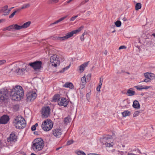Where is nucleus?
<instances>
[{
	"mask_svg": "<svg viewBox=\"0 0 155 155\" xmlns=\"http://www.w3.org/2000/svg\"><path fill=\"white\" fill-rule=\"evenodd\" d=\"M152 35L155 37V33L153 34Z\"/></svg>",
	"mask_w": 155,
	"mask_h": 155,
	"instance_id": "nucleus-62",
	"label": "nucleus"
},
{
	"mask_svg": "<svg viewBox=\"0 0 155 155\" xmlns=\"http://www.w3.org/2000/svg\"><path fill=\"white\" fill-rule=\"evenodd\" d=\"M30 6V4L29 3L24 4L22 5L20 8H18V9H20V12L22 9L26 8L29 7Z\"/></svg>",
	"mask_w": 155,
	"mask_h": 155,
	"instance_id": "nucleus-30",
	"label": "nucleus"
},
{
	"mask_svg": "<svg viewBox=\"0 0 155 155\" xmlns=\"http://www.w3.org/2000/svg\"><path fill=\"white\" fill-rule=\"evenodd\" d=\"M140 113V111H137L134 112V114H133V117H136L138 116L139 115V113Z\"/></svg>",
	"mask_w": 155,
	"mask_h": 155,
	"instance_id": "nucleus-38",
	"label": "nucleus"
},
{
	"mask_svg": "<svg viewBox=\"0 0 155 155\" xmlns=\"http://www.w3.org/2000/svg\"><path fill=\"white\" fill-rule=\"evenodd\" d=\"M101 87V86L100 85H99L97 87L96 90L98 91H100V89Z\"/></svg>",
	"mask_w": 155,
	"mask_h": 155,
	"instance_id": "nucleus-43",
	"label": "nucleus"
},
{
	"mask_svg": "<svg viewBox=\"0 0 155 155\" xmlns=\"http://www.w3.org/2000/svg\"><path fill=\"white\" fill-rule=\"evenodd\" d=\"M35 70H40L42 67V62L39 61H36L30 63L28 64Z\"/></svg>",
	"mask_w": 155,
	"mask_h": 155,
	"instance_id": "nucleus-7",
	"label": "nucleus"
},
{
	"mask_svg": "<svg viewBox=\"0 0 155 155\" xmlns=\"http://www.w3.org/2000/svg\"><path fill=\"white\" fill-rule=\"evenodd\" d=\"M100 140L101 143L106 147H112L114 145L112 136L111 135L103 136L100 138Z\"/></svg>",
	"mask_w": 155,
	"mask_h": 155,
	"instance_id": "nucleus-3",
	"label": "nucleus"
},
{
	"mask_svg": "<svg viewBox=\"0 0 155 155\" xmlns=\"http://www.w3.org/2000/svg\"><path fill=\"white\" fill-rule=\"evenodd\" d=\"M89 0H85L82 1L80 4V5L84 4L86 3Z\"/></svg>",
	"mask_w": 155,
	"mask_h": 155,
	"instance_id": "nucleus-42",
	"label": "nucleus"
},
{
	"mask_svg": "<svg viewBox=\"0 0 155 155\" xmlns=\"http://www.w3.org/2000/svg\"><path fill=\"white\" fill-rule=\"evenodd\" d=\"M50 62L52 66L56 67L59 65L60 62L58 60L57 55L55 54L51 56L50 57Z\"/></svg>",
	"mask_w": 155,
	"mask_h": 155,
	"instance_id": "nucleus-8",
	"label": "nucleus"
},
{
	"mask_svg": "<svg viewBox=\"0 0 155 155\" xmlns=\"http://www.w3.org/2000/svg\"><path fill=\"white\" fill-rule=\"evenodd\" d=\"M61 148V147H58V148H57L56 149V150H59V149H60Z\"/></svg>",
	"mask_w": 155,
	"mask_h": 155,
	"instance_id": "nucleus-59",
	"label": "nucleus"
},
{
	"mask_svg": "<svg viewBox=\"0 0 155 155\" xmlns=\"http://www.w3.org/2000/svg\"><path fill=\"white\" fill-rule=\"evenodd\" d=\"M9 120L8 116L7 115H4L1 117L0 118V124H7Z\"/></svg>",
	"mask_w": 155,
	"mask_h": 155,
	"instance_id": "nucleus-16",
	"label": "nucleus"
},
{
	"mask_svg": "<svg viewBox=\"0 0 155 155\" xmlns=\"http://www.w3.org/2000/svg\"><path fill=\"white\" fill-rule=\"evenodd\" d=\"M103 81V79L101 80V78H100V82L99 83V85H101L102 86V82Z\"/></svg>",
	"mask_w": 155,
	"mask_h": 155,
	"instance_id": "nucleus-49",
	"label": "nucleus"
},
{
	"mask_svg": "<svg viewBox=\"0 0 155 155\" xmlns=\"http://www.w3.org/2000/svg\"><path fill=\"white\" fill-rule=\"evenodd\" d=\"M67 17V15L65 16L64 17H62V18H61L59 19H58V20H57V21H56L55 22H54V23H52L51 24V25H54V24H55L58 23L60 22V21H62L63 20H64V19H65Z\"/></svg>",
	"mask_w": 155,
	"mask_h": 155,
	"instance_id": "nucleus-27",
	"label": "nucleus"
},
{
	"mask_svg": "<svg viewBox=\"0 0 155 155\" xmlns=\"http://www.w3.org/2000/svg\"><path fill=\"white\" fill-rule=\"evenodd\" d=\"M70 64L68 66H67L66 67L64 68L63 69V71H64L65 70L68 69L70 67Z\"/></svg>",
	"mask_w": 155,
	"mask_h": 155,
	"instance_id": "nucleus-50",
	"label": "nucleus"
},
{
	"mask_svg": "<svg viewBox=\"0 0 155 155\" xmlns=\"http://www.w3.org/2000/svg\"><path fill=\"white\" fill-rule=\"evenodd\" d=\"M5 21V19H0V23H1V22H4Z\"/></svg>",
	"mask_w": 155,
	"mask_h": 155,
	"instance_id": "nucleus-52",
	"label": "nucleus"
},
{
	"mask_svg": "<svg viewBox=\"0 0 155 155\" xmlns=\"http://www.w3.org/2000/svg\"><path fill=\"white\" fill-rule=\"evenodd\" d=\"M37 96V94L35 92H30L27 94L26 100L28 102L33 101L36 98Z\"/></svg>",
	"mask_w": 155,
	"mask_h": 155,
	"instance_id": "nucleus-11",
	"label": "nucleus"
},
{
	"mask_svg": "<svg viewBox=\"0 0 155 155\" xmlns=\"http://www.w3.org/2000/svg\"><path fill=\"white\" fill-rule=\"evenodd\" d=\"M126 48V47L125 46L122 45L119 47V49L120 50V49H125Z\"/></svg>",
	"mask_w": 155,
	"mask_h": 155,
	"instance_id": "nucleus-47",
	"label": "nucleus"
},
{
	"mask_svg": "<svg viewBox=\"0 0 155 155\" xmlns=\"http://www.w3.org/2000/svg\"><path fill=\"white\" fill-rule=\"evenodd\" d=\"M6 62V61L5 60H0V65H3Z\"/></svg>",
	"mask_w": 155,
	"mask_h": 155,
	"instance_id": "nucleus-41",
	"label": "nucleus"
},
{
	"mask_svg": "<svg viewBox=\"0 0 155 155\" xmlns=\"http://www.w3.org/2000/svg\"><path fill=\"white\" fill-rule=\"evenodd\" d=\"M89 97H90V94H89L87 93L86 94V97H87V99H89Z\"/></svg>",
	"mask_w": 155,
	"mask_h": 155,
	"instance_id": "nucleus-51",
	"label": "nucleus"
},
{
	"mask_svg": "<svg viewBox=\"0 0 155 155\" xmlns=\"http://www.w3.org/2000/svg\"><path fill=\"white\" fill-rule=\"evenodd\" d=\"M36 127L34 125H33L31 128V130L33 131L35 130L36 129Z\"/></svg>",
	"mask_w": 155,
	"mask_h": 155,
	"instance_id": "nucleus-46",
	"label": "nucleus"
},
{
	"mask_svg": "<svg viewBox=\"0 0 155 155\" xmlns=\"http://www.w3.org/2000/svg\"><path fill=\"white\" fill-rule=\"evenodd\" d=\"M84 28V26H81L77 29L72 31L71 32L68 33L65 36L62 37H56V39L58 40L61 41L65 40L73 36L74 34H76L81 31Z\"/></svg>",
	"mask_w": 155,
	"mask_h": 155,
	"instance_id": "nucleus-5",
	"label": "nucleus"
},
{
	"mask_svg": "<svg viewBox=\"0 0 155 155\" xmlns=\"http://www.w3.org/2000/svg\"><path fill=\"white\" fill-rule=\"evenodd\" d=\"M140 95L142 96H143L144 95V93H141L140 94Z\"/></svg>",
	"mask_w": 155,
	"mask_h": 155,
	"instance_id": "nucleus-60",
	"label": "nucleus"
},
{
	"mask_svg": "<svg viewBox=\"0 0 155 155\" xmlns=\"http://www.w3.org/2000/svg\"><path fill=\"white\" fill-rule=\"evenodd\" d=\"M8 91L7 89L2 88L0 90V101H3L7 99Z\"/></svg>",
	"mask_w": 155,
	"mask_h": 155,
	"instance_id": "nucleus-10",
	"label": "nucleus"
},
{
	"mask_svg": "<svg viewBox=\"0 0 155 155\" xmlns=\"http://www.w3.org/2000/svg\"><path fill=\"white\" fill-rule=\"evenodd\" d=\"M31 155H37L36 154H35L34 153H32L31 154Z\"/></svg>",
	"mask_w": 155,
	"mask_h": 155,
	"instance_id": "nucleus-61",
	"label": "nucleus"
},
{
	"mask_svg": "<svg viewBox=\"0 0 155 155\" xmlns=\"http://www.w3.org/2000/svg\"><path fill=\"white\" fill-rule=\"evenodd\" d=\"M53 100L54 101H59L60 100L59 95L58 94L54 95L53 98Z\"/></svg>",
	"mask_w": 155,
	"mask_h": 155,
	"instance_id": "nucleus-32",
	"label": "nucleus"
},
{
	"mask_svg": "<svg viewBox=\"0 0 155 155\" xmlns=\"http://www.w3.org/2000/svg\"><path fill=\"white\" fill-rule=\"evenodd\" d=\"M133 107L137 109L140 108V105L138 102L137 100H135L133 104Z\"/></svg>",
	"mask_w": 155,
	"mask_h": 155,
	"instance_id": "nucleus-25",
	"label": "nucleus"
},
{
	"mask_svg": "<svg viewBox=\"0 0 155 155\" xmlns=\"http://www.w3.org/2000/svg\"><path fill=\"white\" fill-rule=\"evenodd\" d=\"M26 69L27 67L26 66H25L24 68H18L15 70V72L17 75H22L25 73Z\"/></svg>",
	"mask_w": 155,
	"mask_h": 155,
	"instance_id": "nucleus-17",
	"label": "nucleus"
},
{
	"mask_svg": "<svg viewBox=\"0 0 155 155\" xmlns=\"http://www.w3.org/2000/svg\"><path fill=\"white\" fill-rule=\"evenodd\" d=\"M86 78L84 75L82 77L81 79V83L80 84V88L82 89L85 87V84L86 83Z\"/></svg>",
	"mask_w": 155,
	"mask_h": 155,
	"instance_id": "nucleus-18",
	"label": "nucleus"
},
{
	"mask_svg": "<svg viewBox=\"0 0 155 155\" xmlns=\"http://www.w3.org/2000/svg\"><path fill=\"white\" fill-rule=\"evenodd\" d=\"M50 113V109L49 107L47 106L42 108L41 110V117L43 118H47Z\"/></svg>",
	"mask_w": 155,
	"mask_h": 155,
	"instance_id": "nucleus-9",
	"label": "nucleus"
},
{
	"mask_svg": "<svg viewBox=\"0 0 155 155\" xmlns=\"http://www.w3.org/2000/svg\"><path fill=\"white\" fill-rule=\"evenodd\" d=\"M24 94L23 89L21 86L18 85L12 89L10 95L12 100L18 101L21 100Z\"/></svg>",
	"mask_w": 155,
	"mask_h": 155,
	"instance_id": "nucleus-1",
	"label": "nucleus"
},
{
	"mask_svg": "<svg viewBox=\"0 0 155 155\" xmlns=\"http://www.w3.org/2000/svg\"><path fill=\"white\" fill-rule=\"evenodd\" d=\"M62 131L60 128L54 129L52 130V134L56 138H60L62 134Z\"/></svg>",
	"mask_w": 155,
	"mask_h": 155,
	"instance_id": "nucleus-13",
	"label": "nucleus"
},
{
	"mask_svg": "<svg viewBox=\"0 0 155 155\" xmlns=\"http://www.w3.org/2000/svg\"><path fill=\"white\" fill-rule=\"evenodd\" d=\"M151 81V80H150L149 79H148L147 78H146L144 79V80L140 82H139V83L141 82H145L146 83L149 82H150Z\"/></svg>",
	"mask_w": 155,
	"mask_h": 155,
	"instance_id": "nucleus-37",
	"label": "nucleus"
},
{
	"mask_svg": "<svg viewBox=\"0 0 155 155\" xmlns=\"http://www.w3.org/2000/svg\"><path fill=\"white\" fill-rule=\"evenodd\" d=\"M151 87V86L144 85H137L134 86V87L138 91H141L143 89L147 90Z\"/></svg>",
	"mask_w": 155,
	"mask_h": 155,
	"instance_id": "nucleus-20",
	"label": "nucleus"
},
{
	"mask_svg": "<svg viewBox=\"0 0 155 155\" xmlns=\"http://www.w3.org/2000/svg\"><path fill=\"white\" fill-rule=\"evenodd\" d=\"M64 122L65 123H68L69 122V120L68 118H65L64 119Z\"/></svg>",
	"mask_w": 155,
	"mask_h": 155,
	"instance_id": "nucleus-48",
	"label": "nucleus"
},
{
	"mask_svg": "<svg viewBox=\"0 0 155 155\" xmlns=\"http://www.w3.org/2000/svg\"><path fill=\"white\" fill-rule=\"evenodd\" d=\"M20 9H18L15 10L14 11L12 14H11L9 16V18H12L14 17L15 14L17 13H19L20 12Z\"/></svg>",
	"mask_w": 155,
	"mask_h": 155,
	"instance_id": "nucleus-29",
	"label": "nucleus"
},
{
	"mask_svg": "<svg viewBox=\"0 0 155 155\" xmlns=\"http://www.w3.org/2000/svg\"><path fill=\"white\" fill-rule=\"evenodd\" d=\"M8 6L7 5L5 6L0 10V12L4 13V15H8L9 14V11H8Z\"/></svg>",
	"mask_w": 155,
	"mask_h": 155,
	"instance_id": "nucleus-21",
	"label": "nucleus"
},
{
	"mask_svg": "<svg viewBox=\"0 0 155 155\" xmlns=\"http://www.w3.org/2000/svg\"><path fill=\"white\" fill-rule=\"evenodd\" d=\"M75 153L78 155H86L85 153L83 151L81 150L76 151Z\"/></svg>",
	"mask_w": 155,
	"mask_h": 155,
	"instance_id": "nucleus-34",
	"label": "nucleus"
},
{
	"mask_svg": "<svg viewBox=\"0 0 155 155\" xmlns=\"http://www.w3.org/2000/svg\"><path fill=\"white\" fill-rule=\"evenodd\" d=\"M135 8L136 10H138L141 8V4L140 3H137L136 4Z\"/></svg>",
	"mask_w": 155,
	"mask_h": 155,
	"instance_id": "nucleus-31",
	"label": "nucleus"
},
{
	"mask_svg": "<svg viewBox=\"0 0 155 155\" xmlns=\"http://www.w3.org/2000/svg\"><path fill=\"white\" fill-rule=\"evenodd\" d=\"M58 0H49L48 1V4H53L55 3H57L58 2Z\"/></svg>",
	"mask_w": 155,
	"mask_h": 155,
	"instance_id": "nucleus-33",
	"label": "nucleus"
},
{
	"mask_svg": "<svg viewBox=\"0 0 155 155\" xmlns=\"http://www.w3.org/2000/svg\"><path fill=\"white\" fill-rule=\"evenodd\" d=\"M14 8V7L11 8H10L9 9H8V11H9V13L10 12V11H11V9Z\"/></svg>",
	"mask_w": 155,
	"mask_h": 155,
	"instance_id": "nucleus-54",
	"label": "nucleus"
},
{
	"mask_svg": "<svg viewBox=\"0 0 155 155\" xmlns=\"http://www.w3.org/2000/svg\"><path fill=\"white\" fill-rule=\"evenodd\" d=\"M87 155H97V154H95V153H89Z\"/></svg>",
	"mask_w": 155,
	"mask_h": 155,
	"instance_id": "nucleus-55",
	"label": "nucleus"
},
{
	"mask_svg": "<svg viewBox=\"0 0 155 155\" xmlns=\"http://www.w3.org/2000/svg\"><path fill=\"white\" fill-rule=\"evenodd\" d=\"M53 127V123L50 119H47L45 120L41 124L42 128L45 131L50 130Z\"/></svg>",
	"mask_w": 155,
	"mask_h": 155,
	"instance_id": "nucleus-6",
	"label": "nucleus"
},
{
	"mask_svg": "<svg viewBox=\"0 0 155 155\" xmlns=\"http://www.w3.org/2000/svg\"><path fill=\"white\" fill-rule=\"evenodd\" d=\"M144 76L145 78H147L151 81L155 78L154 74L152 73H144Z\"/></svg>",
	"mask_w": 155,
	"mask_h": 155,
	"instance_id": "nucleus-19",
	"label": "nucleus"
},
{
	"mask_svg": "<svg viewBox=\"0 0 155 155\" xmlns=\"http://www.w3.org/2000/svg\"><path fill=\"white\" fill-rule=\"evenodd\" d=\"M32 148L35 151L41 150L44 146L43 140L41 138H38L34 140L32 142Z\"/></svg>",
	"mask_w": 155,
	"mask_h": 155,
	"instance_id": "nucleus-4",
	"label": "nucleus"
},
{
	"mask_svg": "<svg viewBox=\"0 0 155 155\" xmlns=\"http://www.w3.org/2000/svg\"><path fill=\"white\" fill-rule=\"evenodd\" d=\"M58 104L59 105L66 107L68 104V101L66 98L62 97L58 101Z\"/></svg>",
	"mask_w": 155,
	"mask_h": 155,
	"instance_id": "nucleus-15",
	"label": "nucleus"
},
{
	"mask_svg": "<svg viewBox=\"0 0 155 155\" xmlns=\"http://www.w3.org/2000/svg\"><path fill=\"white\" fill-rule=\"evenodd\" d=\"M115 24L117 27H120L121 26V22L120 21H117L116 22H115Z\"/></svg>",
	"mask_w": 155,
	"mask_h": 155,
	"instance_id": "nucleus-35",
	"label": "nucleus"
},
{
	"mask_svg": "<svg viewBox=\"0 0 155 155\" xmlns=\"http://www.w3.org/2000/svg\"><path fill=\"white\" fill-rule=\"evenodd\" d=\"M87 80H90L91 77V74H89L87 75Z\"/></svg>",
	"mask_w": 155,
	"mask_h": 155,
	"instance_id": "nucleus-44",
	"label": "nucleus"
},
{
	"mask_svg": "<svg viewBox=\"0 0 155 155\" xmlns=\"http://www.w3.org/2000/svg\"><path fill=\"white\" fill-rule=\"evenodd\" d=\"M123 20L124 21H126L127 20V19L125 17H124L123 18Z\"/></svg>",
	"mask_w": 155,
	"mask_h": 155,
	"instance_id": "nucleus-53",
	"label": "nucleus"
},
{
	"mask_svg": "<svg viewBox=\"0 0 155 155\" xmlns=\"http://www.w3.org/2000/svg\"><path fill=\"white\" fill-rule=\"evenodd\" d=\"M63 87H65L69 88L71 89H74V86L73 84L71 82H67L66 83L63 85Z\"/></svg>",
	"mask_w": 155,
	"mask_h": 155,
	"instance_id": "nucleus-23",
	"label": "nucleus"
},
{
	"mask_svg": "<svg viewBox=\"0 0 155 155\" xmlns=\"http://www.w3.org/2000/svg\"><path fill=\"white\" fill-rule=\"evenodd\" d=\"M89 61L85 62L79 66V70L81 71H83L85 68L87 66Z\"/></svg>",
	"mask_w": 155,
	"mask_h": 155,
	"instance_id": "nucleus-24",
	"label": "nucleus"
},
{
	"mask_svg": "<svg viewBox=\"0 0 155 155\" xmlns=\"http://www.w3.org/2000/svg\"><path fill=\"white\" fill-rule=\"evenodd\" d=\"M115 31H116L115 30H114V31H112V33H114V32Z\"/></svg>",
	"mask_w": 155,
	"mask_h": 155,
	"instance_id": "nucleus-64",
	"label": "nucleus"
},
{
	"mask_svg": "<svg viewBox=\"0 0 155 155\" xmlns=\"http://www.w3.org/2000/svg\"><path fill=\"white\" fill-rule=\"evenodd\" d=\"M13 108L14 109H16V110H17L19 109V107L18 105H14Z\"/></svg>",
	"mask_w": 155,
	"mask_h": 155,
	"instance_id": "nucleus-45",
	"label": "nucleus"
},
{
	"mask_svg": "<svg viewBox=\"0 0 155 155\" xmlns=\"http://www.w3.org/2000/svg\"><path fill=\"white\" fill-rule=\"evenodd\" d=\"M73 0H69L68 1H67V3H69L71 1H72Z\"/></svg>",
	"mask_w": 155,
	"mask_h": 155,
	"instance_id": "nucleus-56",
	"label": "nucleus"
},
{
	"mask_svg": "<svg viewBox=\"0 0 155 155\" xmlns=\"http://www.w3.org/2000/svg\"><path fill=\"white\" fill-rule=\"evenodd\" d=\"M74 141L73 140H69L67 142V145H70L74 143Z\"/></svg>",
	"mask_w": 155,
	"mask_h": 155,
	"instance_id": "nucleus-39",
	"label": "nucleus"
},
{
	"mask_svg": "<svg viewBox=\"0 0 155 155\" xmlns=\"http://www.w3.org/2000/svg\"><path fill=\"white\" fill-rule=\"evenodd\" d=\"M78 17V15H76L72 17L70 19V21H74Z\"/></svg>",
	"mask_w": 155,
	"mask_h": 155,
	"instance_id": "nucleus-40",
	"label": "nucleus"
},
{
	"mask_svg": "<svg viewBox=\"0 0 155 155\" xmlns=\"http://www.w3.org/2000/svg\"><path fill=\"white\" fill-rule=\"evenodd\" d=\"M87 13V14L88 15H89L91 13V12L90 11H88Z\"/></svg>",
	"mask_w": 155,
	"mask_h": 155,
	"instance_id": "nucleus-58",
	"label": "nucleus"
},
{
	"mask_svg": "<svg viewBox=\"0 0 155 155\" xmlns=\"http://www.w3.org/2000/svg\"><path fill=\"white\" fill-rule=\"evenodd\" d=\"M126 73L128 74H130V73L128 72H126Z\"/></svg>",
	"mask_w": 155,
	"mask_h": 155,
	"instance_id": "nucleus-63",
	"label": "nucleus"
},
{
	"mask_svg": "<svg viewBox=\"0 0 155 155\" xmlns=\"http://www.w3.org/2000/svg\"><path fill=\"white\" fill-rule=\"evenodd\" d=\"M132 88H130L127 90L126 94L128 96H132L135 94V92L132 91Z\"/></svg>",
	"mask_w": 155,
	"mask_h": 155,
	"instance_id": "nucleus-26",
	"label": "nucleus"
},
{
	"mask_svg": "<svg viewBox=\"0 0 155 155\" xmlns=\"http://www.w3.org/2000/svg\"><path fill=\"white\" fill-rule=\"evenodd\" d=\"M87 34V33H85V32H84L83 34L81 36L80 39L81 41H83L84 40V36L85 35Z\"/></svg>",
	"mask_w": 155,
	"mask_h": 155,
	"instance_id": "nucleus-36",
	"label": "nucleus"
},
{
	"mask_svg": "<svg viewBox=\"0 0 155 155\" xmlns=\"http://www.w3.org/2000/svg\"><path fill=\"white\" fill-rule=\"evenodd\" d=\"M31 24V22L28 21L22 25H19L16 24H15V28L16 29V30H18L21 29L26 28L28 27Z\"/></svg>",
	"mask_w": 155,
	"mask_h": 155,
	"instance_id": "nucleus-14",
	"label": "nucleus"
},
{
	"mask_svg": "<svg viewBox=\"0 0 155 155\" xmlns=\"http://www.w3.org/2000/svg\"><path fill=\"white\" fill-rule=\"evenodd\" d=\"M123 117H126L129 116L130 114V111L128 110H125L124 112L121 113Z\"/></svg>",
	"mask_w": 155,
	"mask_h": 155,
	"instance_id": "nucleus-28",
	"label": "nucleus"
},
{
	"mask_svg": "<svg viewBox=\"0 0 155 155\" xmlns=\"http://www.w3.org/2000/svg\"><path fill=\"white\" fill-rule=\"evenodd\" d=\"M17 137L15 133L14 132H12L9 137L7 138V141L8 142H15L17 141Z\"/></svg>",
	"mask_w": 155,
	"mask_h": 155,
	"instance_id": "nucleus-12",
	"label": "nucleus"
},
{
	"mask_svg": "<svg viewBox=\"0 0 155 155\" xmlns=\"http://www.w3.org/2000/svg\"><path fill=\"white\" fill-rule=\"evenodd\" d=\"M15 24L12 25L8 26V27L5 28L3 29V31H5L6 30H8L9 31H12L13 30H16V29L15 28Z\"/></svg>",
	"mask_w": 155,
	"mask_h": 155,
	"instance_id": "nucleus-22",
	"label": "nucleus"
},
{
	"mask_svg": "<svg viewBox=\"0 0 155 155\" xmlns=\"http://www.w3.org/2000/svg\"><path fill=\"white\" fill-rule=\"evenodd\" d=\"M14 125L17 129H23L26 125V122L24 118L21 116H16L13 122Z\"/></svg>",
	"mask_w": 155,
	"mask_h": 155,
	"instance_id": "nucleus-2",
	"label": "nucleus"
},
{
	"mask_svg": "<svg viewBox=\"0 0 155 155\" xmlns=\"http://www.w3.org/2000/svg\"><path fill=\"white\" fill-rule=\"evenodd\" d=\"M34 126H35L36 127H37L38 126V123H36L35 125H34Z\"/></svg>",
	"mask_w": 155,
	"mask_h": 155,
	"instance_id": "nucleus-57",
	"label": "nucleus"
}]
</instances>
